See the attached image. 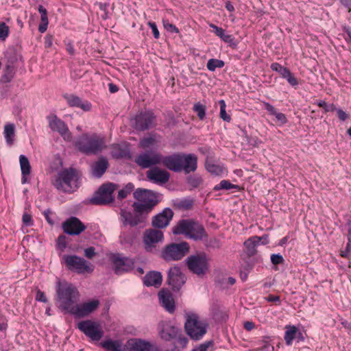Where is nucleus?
I'll list each match as a JSON object with an SVG mask.
<instances>
[{
	"instance_id": "nucleus-42",
	"label": "nucleus",
	"mask_w": 351,
	"mask_h": 351,
	"mask_svg": "<svg viewBox=\"0 0 351 351\" xmlns=\"http://www.w3.org/2000/svg\"><path fill=\"white\" fill-rule=\"evenodd\" d=\"M219 104L220 105V117L224 121L230 122L231 120V117L230 115H228L226 113V103L224 100L221 99L219 101Z\"/></svg>"
},
{
	"instance_id": "nucleus-50",
	"label": "nucleus",
	"mask_w": 351,
	"mask_h": 351,
	"mask_svg": "<svg viewBox=\"0 0 351 351\" xmlns=\"http://www.w3.org/2000/svg\"><path fill=\"white\" fill-rule=\"evenodd\" d=\"M193 205V200L191 199H182L179 203V206L186 210L191 208Z\"/></svg>"
},
{
	"instance_id": "nucleus-45",
	"label": "nucleus",
	"mask_w": 351,
	"mask_h": 351,
	"mask_svg": "<svg viewBox=\"0 0 351 351\" xmlns=\"http://www.w3.org/2000/svg\"><path fill=\"white\" fill-rule=\"evenodd\" d=\"M202 182V180L198 176H190L187 178V183L193 188H197Z\"/></svg>"
},
{
	"instance_id": "nucleus-53",
	"label": "nucleus",
	"mask_w": 351,
	"mask_h": 351,
	"mask_svg": "<svg viewBox=\"0 0 351 351\" xmlns=\"http://www.w3.org/2000/svg\"><path fill=\"white\" fill-rule=\"evenodd\" d=\"M271 262L274 265H279L284 262L283 256L280 254H273L271 255Z\"/></svg>"
},
{
	"instance_id": "nucleus-12",
	"label": "nucleus",
	"mask_w": 351,
	"mask_h": 351,
	"mask_svg": "<svg viewBox=\"0 0 351 351\" xmlns=\"http://www.w3.org/2000/svg\"><path fill=\"white\" fill-rule=\"evenodd\" d=\"M125 351H162L154 341L142 338H130L125 343Z\"/></svg>"
},
{
	"instance_id": "nucleus-17",
	"label": "nucleus",
	"mask_w": 351,
	"mask_h": 351,
	"mask_svg": "<svg viewBox=\"0 0 351 351\" xmlns=\"http://www.w3.org/2000/svg\"><path fill=\"white\" fill-rule=\"evenodd\" d=\"M163 239L164 234L161 229H147L143 233V243L146 251H152L157 243L163 241Z\"/></svg>"
},
{
	"instance_id": "nucleus-27",
	"label": "nucleus",
	"mask_w": 351,
	"mask_h": 351,
	"mask_svg": "<svg viewBox=\"0 0 351 351\" xmlns=\"http://www.w3.org/2000/svg\"><path fill=\"white\" fill-rule=\"evenodd\" d=\"M162 282V276L160 272L156 271H149L143 278V284L146 287H159Z\"/></svg>"
},
{
	"instance_id": "nucleus-33",
	"label": "nucleus",
	"mask_w": 351,
	"mask_h": 351,
	"mask_svg": "<svg viewBox=\"0 0 351 351\" xmlns=\"http://www.w3.org/2000/svg\"><path fill=\"white\" fill-rule=\"evenodd\" d=\"M285 332V341L287 346H291L293 343V339H296L298 334V329L295 326H287Z\"/></svg>"
},
{
	"instance_id": "nucleus-62",
	"label": "nucleus",
	"mask_w": 351,
	"mask_h": 351,
	"mask_svg": "<svg viewBox=\"0 0 351 351\" xmlns=\"http://www.w3.org/2000/svg\"><path fill=\"white\" fill-rule=\"evenodd\" d=\"M36 299L38 301L46 303L47 302V297L45 295V293L38 290L36 293Z\"/></svg>"
},
{
	"instance_id": "nucleus-9",
	"label": "nucleus",
	"mask_w": 351,
	"mask_h": 351,
	"mask_svg": "<svg viewBox=\"0 0 351 351\" xmlns=\"http://www.w3.org/2000/svg\"><path fill=\"white\" fill-rule=\"evenodd\" d=\"M76 181L75 170L70 168L58 173L53 185L58 190H62L66 193H71L77 188L75 184Z\"/></svg>"
},
{
	"instance_id": "nucleus-57",
	"label": "nucleus",
	"mask_w": 351,
	"mask_h": 351,
	"mask_svg": "<svg viewBox=\"0 0 351 351\" xmlns=\"http://www.w3.org/2000/svg\"><path fill=\"white\" fill-rule=\"evenodd\" d=\"M336 112H337L338 118L341 121H344L349 118V114L341 108L337 109Z\"/></svg>"
},
{
	"instance_id": "nucleus-40",
	"label": "nucleus",
	"mask_w": 351,
	"mask_h": 351,
	"mask_svg": "<svg viewBox=\"0 0 351 351\" xmlns=\"http://www.w3.org/2000/svg\"><path fill=\"white\" fill-rule=\"evenodd\" d=\"M134 186L132 183H128L122 189L119 191L117 198L119 199L125 198L134 190Z\"/></svg>"
},
{
	"instance_id": "nucleus-36",
	"label": "nucleus",
	"mask_w": 351,
	"mask_h": 351,
	"mask_svg": "<svg viewBox=\"0 0 351 351\" xmlns=\"http://www.w3.org/2000/svg\"><path fill=\"white\" fill-rule=\"evenodd\" d=\"M14 67L11 63L6 64L4 69L3 73L1 77V81L3 83H8L11 82L12 78L14 76Z\"/></svg>"
},
{
	"instance_id": "nucleus-21",
	"label": "nucleus",
	"mask_w": 351,
	"mask_h": 351,
	"mask_svg": "<svg viewBox=\"0 0 351 351\" xmlns=\"http://www.w3.org/2000/svg\"><path fill=\"white\" fill-rule=\"evenodd\" d=\"M62 226L64 232L69 235H79L86 229L85 225L75 217H71L65 220Z\"/></svg>"
},
{
	"instance_id": "nucleus-23",
	"label": "nucleus",
	"mask_w": 351,
	"mask_h": 351,
	"mask_svg": "<svg viewBox=\"0 0 351 351\" xmlns=\"http://www.w3.org/2000/svg\"><path fill=\"white\" fill-rule=\"evenodd\" d=\"M147 178L153 183L165 184L169 182L170 173L165 169L154 167L147 171Z\"/></svg>"
},
{
	"instance_id": "nucleus-37",
	"label": "nucleus",
	"mask_w": 351,
	"mask_h": 351,
	"mask_svg": "<svg viewBox=\"0 0 351 351\" xmlns=\"http://www.w3.org/2000/svg\"><path fill=\"white\" fill-rule=\"evenodd\" d=\"M279 74L282 78L286 79L292 86H296L298 84L297 78L293 76L288 68L283 66Z\"/></svg>"
},
{
	"instance_id": "nucleus-2",
	"label": "nucleus",
	"mask_w": 351,
	"mask_h": 351,
	"mask_svg": "<svg viewBox=\"0 0 351 351\" xmlns=\"http://www.w3.org/2000/svg\"><path fill=\"white\" fill-rule=\"evenodd\" d=\"M164 167L173 172L184 171L186 174L194 172L197 168V157L193 154L174 153L162 156L161 161Z\"/></svg>"
},
{
	"instance_id": "nucleus-25",
	"label": "nucleus",
	"mask_w": 351,
	"mask_h": 351,
	"mask_svg": "<svg viewBox=\"0 0 351 351\" xmlns=\"http://www.w3.org/2000/svg\"><path fill=\"white\" fill-rule=\"evenodd\" d=\"M64 97L71 107L80 108L85 112L90 111L91 109V104L88 101H83L78 96L75 95H66Z\"/></svg>"
},
{
	"instance_id": "nucleus-4",
	"label": "nucleus",
	"mask_w": 351,
	"mask_h": 351,
	"mask_svg": "<svg viewBox=\"0 0 351 351\" xmlns=\"http://www.w3.org/2000/svg\"><path fill=\"white\" fill-rule=\"evenodd\" d=\"M173 234H184L195 241H204L208 234L204 226L193 219H181L173 228Z\"/></svg>"
},
{
	"instance_id": "nucleus-26",
	"label": "nucleus",
	"mask_w": 351,
	"mask_h": 351,
	"mask_svg": "<svg viewBox=\"0 0 351 351\" xmlns=\"http://www.w3.org/2000/svg\"><path fill=\"white\" fill-rule=\"evenodd\" d=\"M182 332V330L175 326L169 324H165L162 326L160 331V336L162 339L169 341L177 338L178 335Z\"/></svg>"
},
{
	"instance_id": "nucleus-52",
	"label": "nucleus",
	"mask_w": 351,
	"mask_h": 351,
	"mask_svg": "<svg viewBox=\"0 0 351 351\" xmlns=\"http://www.w3.org/2000/svg\"><path fill=\"white\" fill-rule=\"evenodd\" d=\"M154 138L152 137L144 138L140 141V146L143 148H147L154 143Z\"/></svg>"
},
{
	"instance_id": "nucleus-35",
	"label": "nucleus",
	"mask_w": 351,
	"mask_h": 351,
	"mask_svg": "<svg viewBox=\"0 0 351 351\" xmlns=\"http://www.w3.org/2000/svg\"><path fill=\"white\" fill-rule=\"evenodd\" d=\"M256 240H258L256 237H251L244 242V245L247 250V254L250 256H252L256 254V247L259 244Z\"/></svg>"
},
{
	"instance_id": "nucleus-64",
	"label": "nucleus",
	"mask_w": 351,
	"mask_h": 351,
	"mask_svg": "<svg viewBox=\"0 0 351 351\" xmlns=\"http://www.w3.org/2000/svg\"><path fill=\"white\" fill-rule=\"evenodd\" d=\"M283 66L278 62H274L271 64V69L272 71H276L279 73L281 71Z\"/></svg>"
},
{
	"instance_id": "nucleus-30",
	"label": "nucleus",
	"mask_w": 351,
	"mask_h": 351,
	"mask_svg": "<svg viewBox=\"0 0 351 351\" xmlns=\"http://www.w3.org/2000/svg\"><path fill=\"white\" fill-rule=\"evenodd\" d=\"M101 346L107 351H125V344L119 340L108 339L101 343Z\"/></svg>"
},
{
	"instance_id": "nucleus-58",
	"label": "nucleus",
	"mask_w": 351,
	"mask_h": 351,
	"mask_svg": "<svg viewBox=\"0 0 351 351\" xmlns=\"http://www.w3.org/2000/svg\"><path fill=\"white\" fill-rule=\"evenodd\" d=\"M258 240H256L257 241V243L260 245V244H262V245H266V244H268L269 243V235L268 234H263L262 237H258V236H255Z\"/></svg>"
},
{
	"instance_id": "nucleus-22",
	"label": "nucleus",
	"mask_w": 351,
	"mask_h": 351,
	"mask_svg": "<svg viewBox=\"0 0 351 351\" xmlns=\"http://www.w3.org/2000/svg\"><path fill=\"white\" fill-rule=\"evenodd\" d=\"M99 302L97 300H93L88 302H84L81 304H76L71 315L77 317H84L95 311L99 306Z\"/></svg>"
},
{
	"instance_id": "nucleus-13",
	"label": "nucleus",
	"mask_w": 351,
	"mask_h": 351,
	"mask_svg": "<svg viewBox=\"0 0 351 351\" xmlns=\"http://www.w3.org/2000/svg\"><path fill=\"white\" fill-rule=\"evenodd\" d=\"M134 161L141 168L147 169L160 164L161 154L152 149L146 150L138 154Z\"/></svg>"
},
{
	"instance_id": "nucleus-34",
	"label": "nucleus",
	"mask_w": 351,
	"mask_h": 351,
	"mask_svg": "<svg viewBox=\"0 0 351 351\" xmlns=\"http://www.w3.org/2000/svg\"><path fill=\"white\" fill-rule=\"evenodd\" d=\"M4 137L6 143L9 145H12L14 142V138L15 135V125L14 123H8L4 126L3 131Z\"/></svg>"
},
{
	"instance_id": "nucleus-24",
	"label": "nucleus",
	"mask_w": 351,
	"mask_h": 351,
	"mask_svg": "<svg viewBox=\"0 0 351 351\" xmlns=\"http://www.w3.org/2000/svg\"><path fill=\"white\" fill-rule=\"evenodd\" d=\"M108 167L109 163L108 160L104 156H100L98 160L91 165L92 176L94 178H100L106 171Z\"/></svg>"
},
{
	"instance_id": "nucleus-29",
	"label": "nucleus",
	"mask_w": 351,
	"mask_h": 351,
	"mask_svg": "<svg viewBox=\"0 0 351 351\" xmlns=\"http://www.w3.org/2000/svg\"><path fill=\"white\" fill-rule=\"evenodd\" d=\"M19 162L22 174L21 183L24 184L27 182V176L30 173L31 166L28 158L24 155L20 156Z\"/></svg>"
},
{
	"instance_id": "nucleus-28",
	"label": "nucleus",
	"mask_w": 351,
	"mask_h": 351,
	"mask_svg": "<svg viewBox=\"0 0 351 351\" xmlns=\"http://www.w3.org/2000/svg\"><path fill=\"white\" fill-rule=\"evenodd\" d=\"M160 302L164 308L170 313L175 311V302L170 292L162 290L158 293Z\"/></svg>"
},
{
	"instance_id": "nucleus-5",
	"label": "nucleus",
	"mask_w": 351,
	"mask_h": 351,
	"mask_svg": "<svg viewBox=\"0 0 351 351\" xmlns=\"http://www.w3.org/2000/svg\"><path fill=\"white\" fill-rule=\"evenodd\" d=\"M76 148L86 155H95L105 147V139L96 133H84L75 143Z\"/></svg>"
},
{
	"instance_id": "nucleus-31",
	"label": "nucleus",
	"mask_w": 351,
	"mask_h": 351,
	"mask_svg": "<svg viewBox=\"0 0 351 351\" xmlns=\"http://www.w3.org/2000/svg\"><path fill=\"white\" fill-rule=\"evenodd\" d=\"M265 109L271 115L276 117V120L281 124L284 125L287 123L288 120L286 115L282 112H278L277 110L269 103L263 102Z\"/></svg>"
},
{
	"instance_id": "nucleus-11",
	"label": "nucleus",
	"mask_w": 351,
	"mask_h": 351,
	"mask_svg": "<svg viewBox=\"0 0 351 351\" xmlns=\"http://www.w3.org/2000/svg\"><path fill=\"white\" fill-rule=\"evenodd\" d=\"M117 186L113 183L102 184L90 199V202L95 205H107L112 203L114 201L113 193Z\"/></svg>"
},
{
	"instance_id": "nucleus-54",
	"label": "nucleus",
	"mask_w": 351,
	"mask_h": 351,
	"mask_svg": "<svg viewBox=\"0 0 351 351\" xmlns=\"http://www.w3.org/2000/svg\"><path fill=\"white\" fill-rule=\"evenodd\" d=\"M176 339L178 340V343L182 348H185L189 343L188 338L185 336H183L182 332L178 335Z\"/></svg>"
},
{
	"instance_id": "nucleus-3",
	"label": "nucleus",
	"mask_w": 351,
	"mask_h": 351,
	"mask_svg": "<svg viewBox=\"0 0 351 351\" xmlns=\"http://www.w3.org/2000/svg\"><path fill=\"white\" fill-rule=\"evenodd\" d=\"M56 298L59 308L71 314L80 300V293L77 287L66 280H58L56 285Z\"/></svg>"
},
{
	"instance_id": "nucleus-47",
	"label": "nucleus",
	"mask_w": 351,
	"mask_h": 351,
	"mask_svg": "<svg viewBox=\"0 0 351 351\" xmlns=\"http://www.w3.org/2000/svg\"><path fill=\"white\" fill-rule=\"evenodd\" d=\"M9 34V27L6 24L3 22L0 23V39L3 40H5V38L8 36Z\"/></svg>"
},
{
	"instance_id": "nucleus-14",
	"label": "nucleus",
	"mask_w": 351,
	"mask_h": 351,
	"mask_svg": "<svg viewBox=\"0 0 351 351\" xmlns=\"http://www.w3.org/2000/svg\"><path fill=\"white\" fill-rule=\"evenodd\" d=\"M77 328L92 341H99L104 335V331L101 328L100 325L91 320H85L79 322Z\"/></svg>"
},
{
	"instance_id": "nucleus-60",
	"label": "nucleus",
	"mask_w": 351,
	"mask_h": 351,
	"mask_svg": "<svg viewBox=\"0 0 351 351\" xmlns=\"http://www.w3.org/2000/svg\"><path fill=\"white\" fill-rule=\"evenodd\" d=\"M351 252V241H348L345 250L341 252V256L343 258H347Z\"/></svg>"
},
{
	"instance_id": "nucleus-39",
	"label": "nucleus",
	"mask_w": 351,
	"mask_h": 351,
	"mask_svg": "<svg viewBox=\"0 0 351 351\" xmlns=\"http://www.w3.org/2000/svg\"><path fill=\"white\" fill-rule=\"evenodd\" d=\"M225 63L221 60L211 58L208 60L206 67L210 71H215L217 68H222Z\"/></svg>"
},
{
	"instance_id": "nucleus-48",
	"label": "nucleus",
	"mask_w": 351,
	"mask_h": 351,
	"mask_svg": "<svg viewBox=\"0 0 351 351\" xmlns=\"http://www.w3.org/2000/svg\"><path fill=\"white\" fill-rule=\"evenodd\" d=\"M213 344V341H207L203 343L199 344L198 346L194 348L191 351H207L208 348Z\"/></svg>"
},
{
	"instance_id": "nucleus-1",
	"label": "nucleus",
	"mask_w": 351,
	"mask_h": 351,
	"mask_svg": "<svg viewBox=\"0 0 351 351\" xmlns=\"http://www.w3.org/2000/svg\"><path fill=\"white\" fill-rule=\"evenodd\" d=\"M133 197L136 200L132 207V213L125 208L121 209L120 219L123 226H136L143 223L147 216L162 201V195L149 189H136L133 193Z\"/></svg>"
},
{
	"instance_id": "nucleus-41",
	"label": "nucleus",
	"mask_w": 351,
	"mask_h": 351,
	"mask_svg": "<svg viewBox=\"0 0 351 351\" xmlns=\"http://www.w3.org/2000/svg\"><path fill=\"white\" fill-rule=\"evenodd\" d=\"M128 150L119 146H115L112 151V156L115 158H122L127 156Z\"/></svg>"
},
{
	"instance_id": "nucleus-63",
	"label": "nucleus",
	"mask_w": 351,
	"mask_h": 351,
	"mask_svg": "<svg viewBox=\"0 0 351 351\" xmlns=\"http://www.w3.org/2000/svg\"><path fill=\"white\" fill-rule=\"evenodd\" d=\"M266 300L268 302H276V303H277V302L280 303V296L274 295H269L266 298Z\"/></svg>"
},
{
	"instance_id": "nucleus-8",
	"label": "nucleus",
	"mask_w": 351,
	"mask_h": 351,
	"mask_svg": "<svg viewBox=\"0 0 351 351\" xmlns=\"http://www.w3.org/2000/svg\"><path fill=\"white\" fill-rule=\"evenodd\" d=\"M190 246L186 241L167 245L161 252V257L166 261H178L189 252Z\"/></svg>"
},
{
	"instance_id": "nucleus-20",
	"label": "nucleus",
	"mask_w": 351,
	"mask_h": 351,
	"mask_svg": "<svg viewBox=\"0 0 351 351\" xmlns=\"http://www.w3.org/2000/svg\"><path fill=\"white\" fill-rule=\"evenodd\" d=\"M112 263L114 273L117 275L130 271L134 268V261L132 258L121 257L119 254L113 256Z\"/></svg>"
},
{
	"instance_id": "nucleus-38",
	"label": "nucleus",
	"mask_w": 351,
	"mask_h": 351,
	"mask_svg": "<svg viewBox=\"0 0 351 351\" xmlns=\"http://www.w3.org/2000/svg\"><path fill=\"white\" fill-rule=\"evenodd\" d=\"M232 189H239L240 187L238 185L232 184L229 180H223L218 184L214 186V191H219L221 189L230 190Z\"/></svg>"
},
{
	"instance_id": "nucleus-59",
	"label": "nucleus",
	"mask_w": 351,
	"mask_h": 351,
	"mask_svg": "<svg viewBox=\"0 0 351 351\" xmlns=\"http://www.w3.org/2000/svg\"><path fill=\"white\" fill-rule=\"evenodd\" d=\"M95 255V250L93 247H89L84 250V256L88 258H92Z\"/></svg>"
},
{
	"instance_id": "nucleus-51",
	"label": "nucleus",
	"mask_w": 351,
	"mask_h": 351,
	"mask_svg": "<svg viewBox=\"0 0 351 351\" xmlns=\"http://www.w3.org/2000/svg\"><path fill=\"white\" fill-rule=\"evenodd\" d=\"M163 26L165 29L171 33H178L179 29L172 23H170L168 21H163Z\"/></svg>"
},
{
	"instance_id": "nucleus-10",
	"label": "nucleus",
	"mask_w": 351,
	"mask_h": 351,
	"mask_svg": "<svg viewBox=\"0 0 351 351\" xmlns=\"http://www.w3.org/2000/svg\"><path fill=\"white\" fill-rule=\"evenodd\" d=\"M62 260L66 268L71 271L78 274L91 273L93 269L90 264L84 258L77 255H63Z\"/></svg>"
},
{
	"instance_id": "nucleus-16",
	"label": "nucleus",
	"mask_w": 351,
	"mask_h": 351,
	"mask_svg": "<svg viewBox=\"0 0 351 351\" xmlns=\"http://www.w3.org/2000/svg\"><path fill=\"white\" fill-rule=\"evenodd\" d=\"M186 276L178 266L169 268L167 274V283L174 291H178L186 282Z\"/></svg>"
},
{
	"instance_id": "nucleus-18",
	"label": "nucleus",
	"mask_w": 351,
	"mask_h": 351,
	"mask_svg": "<svg viewBox=\"0 0 351 351\" xmlns=\"http://www.w3.org/2000/svg\"><path fill=\"white\" fill-rule=\"evenodd\" d=\"M154 120L155 116L152 111L141 112L136 115L134 119L133 127L136 130L145 131L154 125Z\"/></svg>"
},
{
	"instance_id": "nucleus-7",
	"label": "nucleus",
	"mask_w": 351,
	"mask_h": 351,
	"mask_svg": "<svg viewBox=\"0 0 351 351\" xmlns=\"http://www.w3.org/2000/svg\"><path fill=\"white\" fill-rule=\"evenodd\" d=\"M208 324L199 320V316L195 313L188 314L184 324L186 334L193 340L199 341L207 332Z\"/></svg>"
},
{
	"instance_id": "nucleus-44",
	"label": "nucleus",
	"mask_w": 351,
	"mask_h": 351,
	"mask_svg": "<svg viewBox=\"0 0 351 351\" xmlns=\"http://www.w3.org/2000/svg\"><path fill=\"white\" fill-rule=\"evenodd\" d=\"M193 110L197 113L199 119H204L206 114V108L204 106L200 103L195 104L193 106Z\"/></svg>"
},
{
	"instance_id": "nucleus-32",
	"label": "nucleus",
	"mask_w": 351,
	"mask_h": 351,
	"mask_svg": "<svg viewBox=\"0 0 351 351\" xmlns=\"http://www.w3.org/2000/svg\"><path fill=\"white\" fill-rule=\"evenodd\" d=\"M209 26L213 29L215 34L219 37L225 43L232 44L234 41V37L232 35L226 34L225 30L221 27H219L214 24H210Z\"/></svg>"
},
{
	"instance_id": "nucleus-56",
	"label": "nucleus",
	"mask_w": 351,
	"mask_h": 351,
	"mask_svg": "<svg viewBox=\"0 0 351 351\" xmlns=\"http://www.w3.org/2000/svg\"><path fill=\"white\" fill-rule=\"evenodd\" d=\"M147 25L152 29L154 37L156 39H158L159 38V36H160V33H159V31L158 29L156 24L154 22L149 21L147 23Z\"/></svg>"
},
{
	"instance_id": "nucleus-61",
	"label": "nucleus",
	"mask_w": 351,
	"mask_h": 351,
	"mask_svg": "<svg viewBox=\"0 0 351 351\" xmlns=\"http://www.w3.org/2000/svg\"><path fill=\"white\" fill-rule=\"evenodd\" d=\"M22 220H23V223L25 225V226H31L32 225V216L27 213H24L23 215V217H22Z\"/></svg>"
},
{
	"instance_id": "nucleus-46",
	"label": "nucleus",
	"mask_w": 351,
	"mask_h": 351,
	"mask_svg": "<svg viewBox=\"0 0 351 351\" xmlns=\"http://www.w3.org/2000/svg\"><path fill=\"white\" fill-rule=\"evenodd\" d=\"M49 21L47 14L44 15H40V23L38 26V31L40 33H44L47 31L48 27Z\"/></svg>"
},
{
	"instance_id": "nucleus-15",
	"label": "nucleus",
	"mask_w": 351,
	"mask_h": 351,
	"mask_svg": "<svg viewBox=\"0 0 351 351\" xmlns=\"http://www.w3.org/2000/svg\"><path fill=\"white\" fill-rule=\"evenodd\" d=\"M49 122V127L53 132H58L64 141L70 142L72 141V134L66 124L56 114H50L47 117Z\"/></svg>"
},
{
	"instance_id": "nucleus-6",
	"label": "nucleus",
	"mask_w": 351,
	"mask_h": 351,
	"mask_svg": "<svg viewBox=\"0 0 351 351\" xmlns=\"http://www.w3.org/2000/svg\"><path fill=\"white\" fill-rule=\"evenodd\" d=\"M184 262L189 271L199 278H203L210 270V258L205 252L191 254Z\"/></svg>"
},
{
	"instance_id": "nucleus-55",
	"label": "nucleus",
	"mask_w": 351,
	"mask_h": 351,
	"mask_svg": "<svg viewBox=\"0 0 351 351\" xmlns=\"http://www.w3.org/2000/svg\"><path fill=\"white\" fill-rule=\"evenodd\" d=\"M57 245L62 250H64L66 247V236L60 235L57 239Z\"/></svg>"
},
{
	"instance_id": "nucleus-49",
	"label": "nucleus",
	"mask_w": 351,
	"mask_h": 351,
	"mask_svg": "<svg viewBox=\"0 0 351 351\" xmlns=\"http://www.w3.org/2000/svg\"><path fill=\"white\" fill-rule=\"evenodd\" d=\"M205 242V244L207 247H213V248H219V241L216 238H211L209 240H208V238L204 240Z\"/></svg>"
},
{
	"instance_id": "nucleus-43",
	"label": "nucleus",
	"mask_w": 351,
	"mask_h": 351,
	"mask_svg": "<svg viewBox=\"0 0 351 351\" xmlns=\"http://www.w3.org/2000/svg\"><path fill=\"white\" fill-rule=\"evenodd\" d=\"M206 168L208 172L216 176L222 173L221 167L213 163L206 162Z\"/></svg>"
},
{
	"instance_id": "nucleus-19",
	"label": "nucleus",
	"mask_w": 351,
	"mask_h": 351,
	"mask_svg": "<svg viewBox=\"0 0 351 351\" xmlns=\"http://www.w3.org/2000/svg\"><path fill=\"white\" fill-rule=\"evenodd\" d=\"M172 209L167 207L152 218V226L158 229L167 228L173 217Z\"/></svg>"
}]
</instances>
